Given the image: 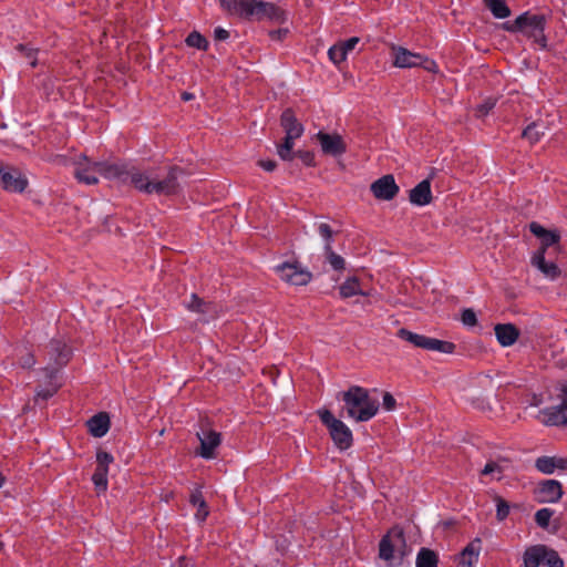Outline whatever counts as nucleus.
I'll list each match as a JSON object with an SVG mask.
<instances>
[{"mask_svg":"<svg viewBox=\"0 0 567 567\" xmlns=\"http://www.w3.org/2000/svg\"><path fill=\"white\" fill-rule=\"evenodd\" d=\"M396 336L400 339L413 344L416 348H421V349L424 348V342H425V338H426V336H424V334H419V333L412 332L405 328H401L398 330Z\"/></svg>","mask_w":567,"mask_h":567,"instance_id":"nucleus-34","label":"nucleus"},{"mask_svg":"<svg viewBox=\"0 0 567 567\" xmlns=\"http://www.w3.org/2000/svg\"><path fill=\"white\" fill-rule=\"evenodd\" d=\"M317 140L321 145V150L327 155L339 156L347 151V146L342 137L338 134H328L320 131Z\"/></svg>","mask_w":567,"mask_h":567,"instance_id":"nucleus-14","label":"nucleus"},{"mask_svg":"<svg viewBox=\"0 0 567 567\" xmlns=\"http://www.w3.org/2000/svg\"><path fill=\"white\" fill-rule=\"evenodd\" d=\"M516 25L520 27L522 32L532 35L542 48H546L547 40L544 34L546 18L544 14L524 12L516 18Z\"/></svg>","mask_w":567,"mask_h":567,"instance_id":"nucleus-6","label":"nucleus"},{"mask_svg":"<svg viewBox=\"0 0 567 567\" xmlns=\"http://www.w3.org/2000/svg\"><path fill=\"white\" fill-rule=\"evenodd\" d=\"M553 509L547 507L540 508L535 513V522L540 528L547 529L549 526V520L553 517Z\"/></svg>","mask_w":567,"mask_h":567,"instance_id":"nucleus-41","label":"nucleus"},{"mask_svg":"<svg viewBox=\"0 0 567 567\" xmlns=\"http://www.w3.org/2000/svg\"><path fill=\"white\" fill-rule=\"evenodd\" d=\"M424 70L429 71V72H436V63L433 61V60H430L425 56H423V62L421 63V65Z\"/></svg>","mask_w":567,"mask_h":567,"instance_id":"nucleus-58","label":"nucleus"},{"mask_svg":"<svg viewBox=\"0 0 567 567\" xmlns=\"http://www.w3.org/2000/svg\"><path fill=\"white\" fill-rule=\"evenodd\" d=\"M174 567H195V564L190 558L182 556L176 560Z\"/></svg>","mask_w":567,"mask_h":567,"instance_id":"nucleus-59","label":"nucleus"},{"mask_svg":"<svg viewBox=\"0 0 567 567\" xmlns=\"http://www.w3.org/2000/svg\"><path fill=\"white\" fill-rule=\"evenodd\" d=\"M547 546L535 545L528 547L524 553V567H539L543 565Z\"/></svg>","mask_w":567,"mask_h":567,"instance_id":"nucleus-25","label":"nucleus"},{"mask_svg":"<svg viewBox=\"0 0 567 567\" xmlns=\"http://www.w3.org/2000/svg\"><path fill=\"white\" fill-rule=\"evenodd\" d=\"M187 308L192 311L206 313L208 312L209 303L205 302L203 299L193 293L190 301L187 303Z\"/></svg>","mask_w":567,"mask_h":567,"instance_id":"nucleus-45","label":"nucleus"},{"mask_svg":"<svg viewBox=\"0 0 567 567\" xmlns=\"http://www.w3.org/2000/svg\"><path fill=\"white\" fill-rule=\"evenodd\" d=\"M482 549V540L480 538L473 539L461 553V567H473L477 561Z\"/></svg>","mask_w":567,"mask_h":567,"instance_id":"nucleus-22","label":"nucleus"},{"mask_svg":"<svg viewBox=\"0 0 567 567\" xmlns=\"http://www.w3.org/2000/svg\"><path fill=\"white\" fill-rule=\"evenodd\" d=\"M48 381V388L40 389L35 391L34 401L38 402L39 400L47 401L48 399L52 398L59 390L60 384H56L53 382V380H47Z\"/></svg>","mask_w":567,"mask_h":567,"instance_id":"nucleus-40","label":"nucleus"},{"mask_svg":"<svg viewBox=\"0 0 567 567\" xmlns=\"http://www.w3.org/2000/svg\"><path fill=\"white\" fill-rule=\"evenodd\" d=\"M257 164L266 172H274L277 167V162L274 159H260Z\"/></svg>","mask_w":567,"mask_h":567,"instance_id":"nucleus-55","label":"nucleus"},{"mask_svg":"<svg viewBox=\"0 0 567 567\" xmlns=\"http://www.w3.org/2000/svg\"><path fill=\"white\" fill-rule=\"evenodd\" d=\"M543 565L548 567H564V561L556 550L547 547Z\"/></svg>","mask_w":567,"mask_h":567,"instance_id":"nucleus-44","label":"nucleus"},{"mask_svg":"<svg viewBox=\"0 0 567 567\" xmlns=\"http://www.w3.org/2000/svg\"><path fill=\"white\" fill-rule=\"evenodd\" d=\"M107 468L96 466L92 475V482L99 493L107 489Z\"/></svg>","mask_w":567,"mask_h":567,"instance_id":"nucleus-38","label":"nucleus"},{"mask_svg":"<svg viewBox=\"0 0 567 567\" xmlns=\"http://www.w3.org/2000/svg\"><path fill=\"white\" fill-rule=\"evenodd\" d=\"M318 233H319V235L323 238V240H324V245L332 246V241H333V234H334V231L332 230V228L330 227V225H328V224H326V223H321V224L318 226Z\"/></svg>","mask_w":567,"mask_h":567,"instance_id":"nucleus-47","label":"nucleus"},{"mask_svg":"<svg viewBox=\"0 0 567 567\" xmlns=\"http://www.w3.org/2000/svg\"><path fill=\"white\" fill-rule=\"evenodd\" d=\"M503 29L506 30V31H509V32L522 31L520 27L516 25V19L513 22H509V21L504 22L503 23Z\"/></svg>","mask_w":567,"mask_h":567,"instance_id":"nucleus-60","label":"nucleus"},{"mask_svg":"<svg viewBox=\"0 0 567 567\" xmlns=\"http://www.w3.org/2000/svg\"><path fill=\"white\" fill-rule=\"evenodd\" d=\"M189 502L192 503V505L197 507V512L195 514L196 518L200 522H204L208 516L209 512L202 492L199 489H195L194 492H192L189 496Z\"/></svg>","mask_w":567,"mask_h":567,"instance_id":"nucleus-30","label":"nucleus"},{"mask_svg":"<svg viewBox=\"0 0 567 567\" xmlns=\"http://www.w3.org/2000/svg\"><path fill=\"white\" fill-rule=\"evenodd\" d=\"M92 161H90L85 155H80L76 161V168L74 171V176L80 183H84L86 185H94L99 182L97 177L94 173H97L96 169L93 168Z\"/></svg>","mask_w":567,"mask_h":567,"instance_id":"nucleus-16","label":"nucleus"},{"mask_svg":"<svg viewBox=\"0 0 567 567\" xmlns=\"http://www.w3.org/2000/svg\"><path fill=\"white\" fill-rule=\"evenodd\" d=\"M194 99V94L189 93V92H183L182 93V100L183 101H190Z\"/></svg>","mask_w":567,"mask_h":567,"instance_id":"nucleus-63","label":"nucleus"},{"mask_svg":"<svg viewBox=\"0 0 567 567\" xmlns=\"http://www.w3.org/2000/svg\"><path fill=\"white\" fill-rule=\"evenodd\" d=\"M461 320L466 327H475L477 324L476 313L471 308H466L462 311Z\"/></svg>","mask_w":567,"mask_h":567,"instance_id":"nucleus-49","label":"nucleus"},{"mask_svg":"<svg viewBox=\"0 0 567 567\" xmlns=\"http://www.w3.org/2000/svg\"><path fill=\"white\" fill-rule=\"evenodd\" d=\"M532 265L537 267L545 276L556 278L559 276L560 270L555 262H547L543 251H536L532 257Z\"/></svg>","mask_w":567,"mask_h":567,"instance_id":"nucleus-24","label":"nucleus"},{"mask_svg":"<svg viewBox=\"0 0 567 567\" xmlns=\"http://www.w3.org/2000/svg\"><path fill=\"white\" fill-rule=\"evenodd\" d=\"M0 186L7 192L22 193L28 186V179L18 168L0 167Z\"/></svg>","mask_w":567,"mask_h":567,"instance_id":"nucleus-9","label":"nucleus"},{"mask_svg":"<svg viewBox=\"0 0 567 567\" xmlns=\"http://www.w3.org/2000/svg\"><path fill=\"white\" fill-rule=\"evenodd\" d=\"M495 105H496V100L488 97L487 100H485L482 104H480L477 106V113L481 116H485L489 113L491 110L494 109Z\"/></svg>","mask_w":567,"mask_h":567,"instance_id":"nucleus-50","label":"nucleus"},{"mask_svg":"<svg viewBox=\"0 0 567 567\" xmlns=\"http://www.w3.org/2000/svg\"><path fill=\"white\" fill-rule=\"evenodd\" d=\"M89 432L94 437H102L104 436L109 429H110V417L109 414L105 412H100L95 415H93L89 421L86 422Z\"/></svg>","mask_w":567,"mask_h":567,"instance_id":"nucleus-20","label":"nucleus"},{"mask_svg":"<svg viewBox=\"0 0 567 567\" xmlns=\"http://www.w3.org/2000/svg\"><path fill=\"white\" fill-rule=\"evenodd\" d=\"M219 3L227 14L247 21L268 19L276 23H285L288 19L282 8L264 0H219Z\"/></svg>","mask_w":567,"mask_h":567,"instance_id":"nucleus-1","label":"nucleus"},{"mask_svg":"<svg viewBox=\"0 0 567 567\" xmlns=\"http://www.w3.org/2000/svg\"><path fill=\"white\" fill-rule=\"evenodd\" d=\"M563 486L556 480H544L538 483L535 499L540 503H557L563 497Z\"/></svg>","mask_w":567,"mask_h":567,"instance_id":"nucleus-11","label":"nucleus"},{"mask_svg":"<svg viewBox=\"0 0 567 567\" xmlns=\"http://www.w3.org/2000/svg\"><path fill=\"white\" fill-rule=\"evenodd\" d=\"M275 271L281 280L295 286H306L312 279V274L299 261H285L276 266Z\"/></svg>","mask_w":567,"mask_h":567,"instance_id":"nucleus-7","label":"nucleus"},{"mask_svg":"<svg viewBox=\"0 0 567 567\" xmlns=\"http://www.w3.org/2000/svg\"><path fill=\"white\" fill-rule=\"evenodd\" d=\"M296 138L298 137L285 135L284 142L277 146V153L282 161H292L296 156V152H293Z\"/></svg>","mask_w":567,"mask_h":567,"instance_id":"nucleus-32","label":"nucleus"},{"mask_svg":"<svg viewBox=\"0 0 567 567\" xmlns=\"http://www.w3.org/2000/svg\"><path fill=\"white\" fill-rule=\"evenodd\" d=\"M280 125L286 135L297 136L299 138L303 133V125L297 120L292 109H286L281 113Z\"/></svg>","mask_w":567,"mask_h":567,"instance_id":"nucleus-19","label":"nucleus"},{"mask_svg":"<svg viewBox=\"0 0 567 567\" xmlns=\"http://www.w3.org/2000/svg\"><path fill=\"white\" fill-rule=\"evenodd\" d=\"M563 401L559 404L560 409H564L567 412V385L563 388Z\"/></svg>","mask_w":567,"mask_h":567,"instance_id":"nucleus-62","label":"nucleus"},{"mask_svg":"<svg viewBox=\"0 0 567 567\" xmlns=\"http://www.w3.org/2000/svg\"><path fill=\"white\" fill-rule=\"evenodd\" d=\"M423 62V55L399 48L395 52L394 65L398 68H415Z\"/></svg>","mask_w":567,"mask_h":567,"instance_id":"nucleus-21","label":"nucleus"},{"mask_svg":"<svg viewBox=\"0 0 567 567\" xmlns=\"http://www.w3.org/2000/svg\"><path fill=\"white\" fill-rule=\"evenodd\" d=\"M16 51H18L22 56H24L27 60H29V63L32 68L37 66V53L38 49L31 47L29 43H20L16 45Z\"/></svg>","mask_w":567,"mask_h":567,"instance_id":"nucleus-39","label":"nucleus"},{"mask_svg":"<svg viewBox=\"0 0 567 567\" xmlns=\"http://www.w3.org/2000/svg\"><path fill=\"white\" fill-rule=\"evenodd\" d=\"M185 43L190 48H196L203 51H206L209 45L207 39L197 31L190 32L185 39Z\"/></svg>","mask_w":567,"mask_h":567,"instance_id":"nucleus-37","label":"nucleus"},{"mask_svg":"<svg viewBox=\"0 0 567 567\" xmlns=\"http://www.w3.org/2000/svg\"><path fill=\"white\" fill-rule=\"evenodd\" d=\"M343 413L355 422H367L377 415L380 404L377 399H372L365 388L351 385L347 391L341 392Z\"/></svg>","mask_w":567,"mask_h":567,"instance_id":"nucleus-2","label":"nucleus"},{"mask_svg":"<svg viewBox=\"0 0 567 567\" xmlns=\"http://www.w3.org/2000/svg\"><path fill=\"white\" fill-rule=\"evenodd\" d=\"M288 33L287 29H278L269 32V37L272 40L281 41Z\"/></svg>","mask_w":567,"mask_h":567,"instance_id":"nucleus-57","label":"nucleus"},{"mask_svg":"<svg viewBox=\"0 0 567 567\" xmlns=\"http://www.w3.org/2000/svg\"><path fill=\"white\" fill-rule=\"evenodd\" d=\"M48 364L42 369L45 380H54L61 368L68 364L72 357V349L60 339H52L45 346Z\"/></svg>","mask_w":567,"mask_h":567,"instance_id":"nucleus-4","label":"nucleus"},{"mask_svg":"<svg viewBox=\"0 0 567 567\" xmlns=\"http://www.w3.org/2000/svg\"><path fill=\"white\" fill-rule=\"evenodd\" d=\"M93 168L107 179H120L126 181L131 178L133 173H130L127 165L123 163H110V162H93Z\"/></svg>","mask_w":567,"mask_h":567,"instance_id":"nucleus-13","label":"nucleus"},{"mask_svg":"<svg viewBox=\"0 0 567 567\" xmlns=\"http://www.w3.org/2000/svg\"><path fill=\"white\" fill-rule=\"evenodd\" d=\"M439 557L432 549L422 547L416 556V567H437Z\"/></svg>","mask_w":567,"mask_h":567,"instance_id":"nucleus-31","label":"nucleus"},{"mask_svg":"<svg viewBox=\"0 0 567 567\" xmlns=\"http://www.w3.org/2000/svg\"><path fill=\"white\" fill-rule=\"evenodd\" d=\"M323 250L327 261L336 271H341L346 268V261L343 257L336 254L332 249V246L324 245Z\"/></svg>","mask_w":567,"mask_h":567,"instance_id":"nucleus-35","label":"nucleus"},{"mask_svg":"<svg viewBox=\"0 0 567 567\" xmlns=\"http://www.w3.org/2000/svg\"><path fill=\"white\" fill-rule=\"evenodd\" d=\"M370 190L377 199L391 200L398 195L400 188L393 175L388 174L374 181L370 186Z\"/></svg>","mask_w":567,"mask_h":567,"instance_id":"nucleus-12","label":"nucleus"},{"mask_svg":"<svg viewBox=\"0 0 567 567\" xmlns=\"http://www.w3.org/2000/svg\"><path fill=\"white\" fill-rule=\"evenodd\" d=\"M19 364L24 369H30L35 364V358L33 353L27 352L19 358Z\"/></svg>","mask_w":567,"mask_h":567,"instance_id":"nucleus-52","label":"nucleus"},{"mask_svg":"<svg viewBox=\"0 0 567 567\" xmlns=\"http://www.w3.org/2000/svg\"><path fill=\"white\" fill-rule=\"evenodd\" d=\"M229 38V32L221 27H217L214 30V39L216 41H225Z\"/></svg>","mask_w":567,"mask_h":567,"instance_id":"nucleus-56","label":"nucleus"},{"mask_svg":"<svg viewBox=\"0 0 567 567\" xmlns=\"http://www.w3.org/2000/svg\"><path fill=\"white\" fill-rule=\"evenodd\" d=\"M509 461L505 457H498L495 461H488L481 471L482 475L497 474L496 480L503 478L504 471L508 467Z\"/></svg>","mask_w":567,"mask_h":567,"instance_id":"nucleus-27","label":"nucleus"},{"mask_svg":"<svg viewBox=\"0 0 567 567\" xmlns=\"http://www.w3.org/2000/svg\"><path fill=\"white\" fill-rule=\"evenodd\" d=\"M539 126L540 125L535 122L530 123L523 131L522 136L528 140L530 143L538 142L540 136L544 134V132L539 130Z\"/></svg>","mask_w":567,"mask_h":567,"instance_id":"nucleus-42","label":"nucleus"},{"mask_svg":"<svg viewBox=\"0 0 567 567\" xmlns=\"http://www.w3.org/2000/svg\"><path fill=\"white\" fill-rule=\"evenodd\" d=\"M485 7L492 12L496 19H505L511 16L506 0H483Z\"/></svg>","mask_w":567,"mask_h":567,"instance_id":"nucleus-29","label":"nucleus"},{"mask_svg":"<svg viewBox=\"0 0 567 567\" xmlns=\"http://www.w3.org/2000/svg\"><path fill=\"white\" fill-rule=\"evenodd\" d=\"M430 177L420 182L416 186H414L409 194V199L413 205L416 206H425L432 202V192H431V178Z\"/></svg>","mask_w":567,"mask_h":567,"instance_id":"nucleus-17","label":"nucleus"},{"mask_svg":"<svg viewBox=\"0 0 567 567\" xmlns=\"http://www.w3.org/2000/svg\"><path fill=\"white\" fill-rule=\"evenodd\" d=\"M318 415L322 424L328 429L334 445L340 451L350 449L353 443L351 430L341 420L334 417L329 410H320Z\"/></svg>","mask_w":567,"mask_h":567,"instance_id":"nucleus-5","label":"nucleus"},{"mask_svg":"<svg viewBox=\"0 0 567 567\" xmlns=\"http://www.w3.org/2000/svg\"><path fill=\"white\" fill-rule=\"evenodd\" d=\"M535 467L543 474H553L556 470L555 456H540L536 458Z\"/></svg>","mask_w":567,"mask_h":567,"instance_id":"nucleus-36","label":"nucleus"},{"mask_svg":"<svg viewBox=\"0 0 567 567\" xmlns=\"http://www.w3.org/2000/svg\"><path fill=\"white\" fill-rule=\"evenodd\" d=\"M6 482V477L3 476V474L0 472V488L3 486Z\"/></svg>","mask_w":567,"mask_h":567,"instance_id":"nucleus-64","label":"nucleus"},{"mask_svg":"<svg viewBox=\"0 0 567 567\" xmlns=\"http://www.w3.org/2000/svg\"><path fill=\"white\" fill-rule=\"evenodd\" d=\"M455 348H456V346L453 342L426 337L423 349L429 350V351H437L441 353L450 354L455 351Z\"/></svg>","mask_w":567,"mask_h":567,"instance_id":"nucleus-28","label":"nucleus"},{"mask_svg":"<svg viewBox=\"0 0 567 567\" xmlns=\"http://www.w3.org/2000/svg\"><path fill=\"white\" fill-rule=\"evenodd\" d=\"M399 546H405V537L401 528L394 527L380 540V558L386 561L392 560L394 557V550Z\"/></svg>","mask_w":567,"mask_h":567,"instance_id":"nucleus-8","label":"nucleus"},{"mask_svg":"<svg viewBox=\"0 0 567 567\" xmlns=\"http://www.w3.org/2000/svg\"><path fill=\"white\" fill-rule=\"evenodd\" d=\"M546 416L543 423L549 426H560L567 424V412L560 409V405L546 408L540 411Z\"/></svg>","mask_w":567,"mask_h":567,"instance_id":"nucleus-23","label":"nucleus"},{"mask_svg":"<svg viewBox=\"0 0 567 567\" xmlns=\"http://www.w3.org/2000/svg\"><path fill=\"white\" fill-rule=\"evenodd\" d=\"M495 336L502 347L513 346L519 338L520 331L513 323H497L494 327Z\"/></svg>","mask_w":567,"mask_h":567,"instance_id":"nucleus-18","label":"nucleus"},{"mask_svg":"<svg viewBox=\"0 0 567 567\" xmlns=\"http://www.w3.org/2000/svg\"><path fill=\"white\" fill-rule=\"evenodd\" d=\"M197 437L200 442L197 454L206 460L214 458L215 450L221 442L220 433L203 425L200 432H197Z\"/></svg>","mask_w":567,"mask_h":567,"instance_id":"nucleus-10","label":"nucleus"},{"mask_svg":"<svg viewBox=\"0 0 567 567\" xmlns=\"http://www.w3.org/2000/svg\"><path fill=\"white\" fill-rule=\"evenodd\" d=\"M556 470L566 471L567 470V458L555 457Z\"/></svg>","mask_w":567,"mask_h":567,"instance_id":"nucleus-61","label":"nucleus"},{"mask_svg":"<svg viewBox=\"0 0 567 567\" xmlns=\"http://www.w3.org/2000/svg\"><path fill=\"white\" fill-rule=\"evenodd\" d=\"M529 231L540 240L537 251H543V254L560 240V233L558 230H548L536 221L529 224Z\"/></svg>","mask_w":567,"mask_h":567,"instance_id":"nucleus-15","label":"nucleus"},{"mask_svg":"<svg viewBox=\"0 0 567 567\" xmlns=\"http://www.w3.org/2000/svg\"><path fill=\"white\" fill-rule=\"evenodd\" d=\"M296 156H298L306 166L311 167L316 165L315 154L311 151H298L296 152Z\"/></svg>","mask_w":567,"mask_h":567,"instance_id":"nucleus-51","label":"nucleus"},{"mask_svg":"<svg viewBox=\"0 0 567 567\" xmlns=\"http://www.w3.org/2000/svg\"><path fill=\"white\" fill-rule=\"evenodd\" d=\"M114 461V457L111 453L99 450L96 453V463L97 467H104L109 470V465Z\"/></svg>","mask_w":567,"mask_h":567,"instance_id":"nucleus-48","label":"nucleus"},{"mask_svg":"<svg viewBox=\"0 0 567 567\" xmlns=\"http://www.w3.org/2000/svg\"><path fill=\"white\" fill-rule=\"evenodd\" d=\"M340 297L343 299L360 295V296H367L368 293L364 292L360 288V280L358 277H350L348 278L340 287H339Z\"/></svg>","mask_w":567,"mask_h":567,"instance_id":"nucleus-26","label":"nucleus"},{"mask_svg":"<svg viewBox=\"0 0 567 567\" xmlns=\"http://www.w3.org/2000/svg\"><path fill=\"white\" fill-rule=\"evenodd\" d=\"M382 405L383 408L386 410V411H392L395 409L396 406V401L394 399V396L390 393V392H384L383 393V402H382Z\"/></svg>","mask_w":567,"mask_h":567,"instance_id":"nucleus-53","label":"nucleus"},{"mask_svg":"<svg viewBox=\"0 0 567 567\" xmlns=\"http://www.w3.org/2000/svg\"><path fill=\"white\" fill-rule=\"evenodd\" d=\"M183 174L184 169L182 167L172 166L168 169L167 176L162 181H151L142 173H133L131 183L143 193L171 196L179 192L178 178Z\"/></svg>","mask_w":567,"mask_h":567,"instance_id":"nucleus-3","label":"nucleus"},{"mask_svg":"<svg viewBox=\"0 0 567 567\" xmlns=\"http://www.w3.org/2000/svg\"><path fill=\"white\" fill-rule=\"evenodd\" d=\"M329 59L334 63L339 64L347 59V54L344 53V49L340 45V43H336L328 51Z\"/></svg>","mask_w":567,"mask_h":567,"instance_id":"nucleus-46","label":"nucleus"},{"mask_svg":"<svg viewBox=\"0 0 567 567\" xmlns=\"http://www.w3.org/2000/svg\"><path fill=\"white\" fill-rule=\"evenodd\" d=\"M494 499L496 502V518L498 522H503L504 519L507 518L511 511V506L508 502H506L503 497L498 495H496Z\"/></svg>","mask_w":567,"mask_h":567,"instance_id":"nucleus-43","label":"nucleus"},{"mask_svg":"<svg viewBox=\"0 0 567 567\" xmlns=\"http://www.w3.org/2000/svg\"><path fill=\"white\" fill-rule=\"evenodd\" d=\"M396 336L400 339L413 344L416 348H421V349L424 348V342H425V338H426V336H424V334H419V333L412 332L405 328H401L398 330Z\"/></svg>","mask_w":567,"mask_h":567,"instance_id":"nucleus-33","label":"nucleus"},{"mask_svg":"<svg viewBox=\"0 0 567 567\" xmlns=\"http://www.w3.org/2000/svg\"><path fill=\"white\" fill-rule=\"evenodd\" d=\"M359 42L360 39L358 37H352L348 40L340 41L339 43L342 47V49H344V53L348 55V53L352 51Z\"/></svg>","mask_w":567,"mask_h":567,"instance_id":"nucleus-54","label":"nucleus"}]
</instances>
